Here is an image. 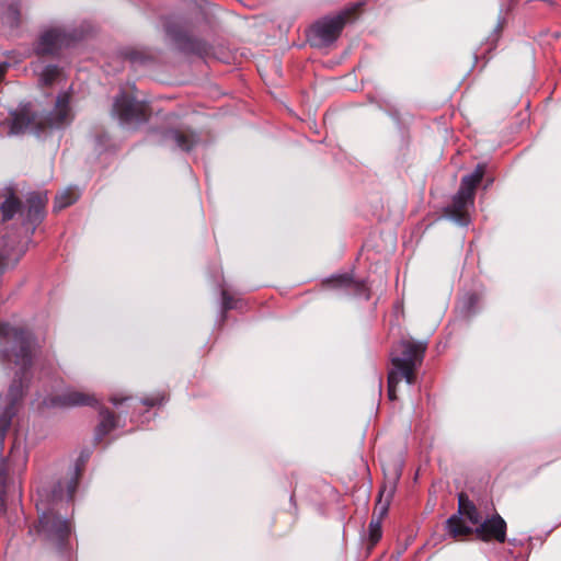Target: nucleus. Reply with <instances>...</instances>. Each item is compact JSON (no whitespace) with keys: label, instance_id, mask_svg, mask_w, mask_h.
Returning <instances> with one entry per match:
<instances>
[{"label":"nucleus","instance_id":"f257e3e1","mask_svg":"<svg viewBox=\"0 0 561 561\" xmlns=\"http://www.w3.org/2000/svg\"><path fill=\"white\" fill-rule=\"evenodd\" d=\"M34 340L32 334L9 323L0 322V355L16 367L14 379L8 391L0 397V455L3 451L7 432L16 414L23 398L24 388L30 381ZM27 453L24 445L14 440L9 455L0 458V512L5 511L7 496L20 493L21 476L26 469Z\"/></svg>","mask_w":561,"mask_h":561},{"label":"nucleus","instance_id":"f03ea898","mask_svg":"<svg viewBox=\"0 0 561 561\" xmlns=\"http://www.w3.org/2000/svg\"><path fill=\"white\" fill-rule=\"evenodd\" d=\"M80 479V469L75 467L69 477L60 479L51 489L50 494L36 504L41 513L38 519V533L46 539L62 543L71 531L70 522L59 514L65 504L73 500Z\"/></svg>","mask_w":561,"mask_h":561},{"label":"nucleus","instance_id":"7ed1b4c3","mask_svg":"<svg viewBox=\"0 0 561 561\" xmlns=\"http://www.w3.org/2000/svg\"><path fill=\"white\" fill-rule=\"evenodd\" d=\"M72 121L70 95L62 92L57 96L54 110L46 116L32 110L31 104L22 105L11 114L10 135L32 133L39 135L46 127L60 128Z\"/></svg>","mask_w":561,"mask_h":561},{"label":"nucleus","instance_id":"20e7f679","mask_svg":"<svg viewBox=\"0 0 561 561\" xmlns=\"http://www.w3.org/2000/svg\"><path fill=\"white\" fill-rule=\"evenodd\" d=\"M47 201L48 198L46 194L30 193L26 198V204L22 205L19 198L11 194L1 204L2 218L4 221L10 220L19 214L23 218L24 225H30L32 227L33 232L45 216V206Z\"/></svg>","mask_w":561,"mask_h":561},{"label":"nucleus","instance_id":"39448f33","mask_svg":"<svg viewBox=\"0 0 561 561\" xmlns=\"http://www.w3.org/2000/svg\"><path fill=\"white\" fill-rule=\"evenodd\" d=\"M426 343L421 341L402 340L391 353L393 369L405 379L407 383L415 382V369L422 364Z\"/></svg>","mask_w":561,"mask_h":561},{"label":"nucleus","instance_id":"423d86ee","mask_svg":"<svg viewBox=\"0 0 561 561\" xmlns=\"http://www.w3.org/2000/svg\"><path fill=\"white\" fill-rule=\"evenodd\" d=\"M359 5L358 3L353 8L345 9L333 16L324 18L314 23L308 35L311 45L325 47L335 42L344 25Z\"/></svg>","mask_w":561,"mask_h":561},{"label":"nucleus","instance_id":"0eeeda50","mask_svg":"<svg viewBox=\"0 0 561 561\" xmlns=\"http://www.w3.org/2000/svg\"><path fill=\"white\" fill-rule=\"evenodd\" d=\"M113 114L124 126H138L149 119L150 108L146 102L121 92L114 100Z\"/></svg>","mask_w":561,"mask_h":561},{"label":"nucleus","instance_id":"6e6552de","mask_svg":"<svg viewBox=\"0 0 561 561\" xmlns=\"http://www.w3.org/2000/svg\"><path fill=\"white\" fill-rule=\"evenodd\" d=\"M481 522L477 507L463 494H460L458 513L447 519L446 529L453 538L458 539L473 533V528L468 523L477 527Z\"/></svg>","mask_w":561,"mask_h":561},{"label":"nucleus","instance_id":"1a4fd4ad","mask_svg":"<svg viewBox=\"0 0 561 561\" xmlns=\"http://www.w3.org/2000/svg\"><path fill=\"white\" fill-rule=\"evenodd\" d=\"M75 37L60 27L49 28L43 32L35 45V53L38 56L56 55L62 47H68Z\"/></svg>","mask_w":561,"mask_h":561},{"label":"nucleus","instance_id":"9d476101","mask_svg":"<svg viewBox=\"0 0 561 561\" xmlns=\"http://www.w3.org/2000/svg\"><path fill=\"white\" fill-rule=\"evenodd\" d=\"M164 30L167 35L179 46L181 50L196 55H203L206 53V43L190 36L181 24L168 21L164 25Z\"/></svg>","mask_w":561,"mask_h":561},{"label":"nucleus","instance_id":"9b49d317","mask_svg":"<svg viewBox=\"0 0 561 561\" xmlns=\"http://www.w3.org/2000/svg\"><path fill=\"white\" fill-rule=\"evenodd\" d=\"M473 533L483 541L495 540L497 542H504L506 539V523L499 514H495L481 522V524L473 529Z\"/></svg>","mask_w":561,"mask_h":561},{"label":"nucleus","instance_id":"f8f14e48","mask_svg":"<svg viewBox=\"0 0 561 561\" xmlns=\"http://www.w3.org/2000/svg\"><path fill=\"white\" fill-rule=\"evenodd\" d=\"M474 199L457 192L451 204L446 208V215L459 226H468L471 221L469 209L473 207Z\"/></svg>","mask_w":561,"mask_h":561},{"label":"nucleus","instance_id":"ddd939ff","mask_svg":"<svg viewBox=\"0 0 561 561\" xmlns=\"http://www.w3.org/2000/svg\"><path fill=\"white\" fill-rule=\"evenodd\" d=\"M325 285L331 286L333 288L345 289L357 296H365L366 299L369 298L366 284L360 280H355L348 273L332 276L331 278L325 280Z\"/></svg>","mask_w":561,"mask_h":561},{"label":"nucleus","instance_id":"4468645a","mask_svg":"<svg viewBox=\"0 0 561 561\" xmlns=\"http://www.w3.org/2000/svg\"><path fill=\"white\" fill-rule=\"evenodd\" d=\"M162 144L172 141L184 151H190L198 141V137L188 128L168 129L162 133Z\"/></svg>","mask_w":561,"mask_h":561},{"label":"nucleus","instance_id":"2eb2a0df","mask_svg":"<svg viewBox=\"0 0 561 561\" xmlns=\"http://www.w3.org/2000/svg\"><path fill=\"white\" fill-rule=\"evenodd\" d=\"M98 399L90 393H84L78 390H68L62 394L56 397L53 401L54 405L60 407H80V405H95Z\"/></svg>","mask_w":561,"mask_h":561},{"label":"nucleus","instance_id":"dca6fc26","mask_svg":"<svg viewBox=\"0 0 561 561\" xmlns=\"http://www.w3.org/2000/svg\"><path fill=\"white\" fill-rule=\"evenodd\" d=\"M33 70L38 76V81L43 87H50L55 82H59L62 71L56 65H46L37 61L33 64Z\"/></svg>","mask_w":561,"mask_h":561},{"label":"nucleus","instance_id":"f3484780","mask_svg":"<svg viewBox=\"0 0 561 561\" xmlns=\"http://www.w3.org/2000/svg\"><path fill=\"white\" fill-rule=\"evenodd\" d=\"M1 240L3 248L0 250V273L8 267H13L24 253V249L16 248L13 243H9L4 240V237Z\"/></svg>","mask_w":561,"mask_h":561},{"label":"nucleus","instance_id":"a211bd4d","mask_svg":"<svg viewBox=\"0 0 561 561\" xmlns=\"http://www.w3.org/2000/svg\"><path fill=\"white\" fill-rule=\"evenodd\" d=\"M484 175V165L478 164L474 171L470 174L465 175L461 179L459 191L460 193L466 194L469 198L474 199L476 188L478 184L481 182Z\"/></svg>","mask_w":561,"mask_h":561},{"label":"nucleus","instance_id":"6ab92c4d","mask_svg":"<svg viewBox=\"0 0 561 561\" xmlns=\"http://www.w3.org/2000/svg\"><path fill=\"white\" fill-rule=\"evenodd\" d=\"M484 175V165L478 164L474 171L470 174L465 175L461 179L459 191L460 193L466 194L469 198L474 199L476 188L478 184L481 182Z\"/></svg>","mask_w":561,"mask_h":561},{"label":"nucleus","instance_id":"aec40b11","mask_svg":"<svg viewBox=\"0 0 561 561\" xmlns=\"http://www.w3.org/2000/svg\"><path fill=\"white\" fill-rule=\"evenodd\" d=\"M117 425V419L108 409L102 408L100 410V423L95 430V440L100 442L112 432Z\"/></svg>","mask_w":561,"mask_h":561},{"label":"nucleus","instance_id":"412c9836","mask_svg":"<svg viewBox=\"0 0 561 561\" xmlns=\"http://www.w3.org/2000/svg\"><path fill=\"white\" fill-rule=\"evenodd\" d=\"M398 480V476L396 479L389 484H385L383 488L379 492V497L375 507V513L378 512V517L380 520L387 514L390 501L396 491V481Z\"/></svg>","mask_w":561,"mask_h":561},{"label":"nucleus","instance_id":"4be33fe9","mask_svg":"<svg viewBox=\"0 0 561 561\" xmlns=\"http://www.w3.org/2000/svg\"><path fill=\"white\" fill-rule=\"evenodd\" d=\"M0 22L10 28L16 27L20 22L19 3H10L0 9Z\"/></svg>","mask_w":561,"mask_h":561},{"label":"nucleus","instance_id":"5701e85b","mask_svg":"<svg viewBox=\"0 0 561 561\" xmlns=\"http://www.w3.org/2000/svg\"><path fill=\"white\" fill-rule=\"evenodd\" d=\"M79 198V192L75 187H68L55 197L54 210H61L72 205Z\"/></svg>","mask_w":561,"mask_h":561},{"label":"nucleus","instance_id":"b1692460","mask_svg":"<svg viewBox=\"0 0 561 561\" xmlns=\"http://www.w3.org/2000/svg\"><path fill=\"white\" fill-rule=\"evenodd\" d=\"M369 541L374 546L381 538V520L380 518H373L368 526Z\"/></svg>","mask_w":561,"mask_h":561},{"label":"nucleus","instance_id":"393cba45","mask_svg":"<svg viewBox=\"0 0 561 561\" xmlns=\"http://www.w3.org/2000/svg\"><path fill=\"white\" fill-rule=\"evenodd\" d=\"M403 377L398 371H389L388 374V397L390 400H396V389L398 383Z\"/></svg>","mask_w":561,"mask_h":561},{"label":"nucleus","instance_id":"a878e982","mask_svg":"<svg viewBox=\"0 0 561 561\" xmlns=\"http://www.w3.org/2000/svg\"><path fill=\"white\" fill-rule=\"evenodd\" d=\"M222 312L237 308V301L228 294L226 289H221Z\"/></svg>","mask_w":561,"mask_h":561},{"label":"nucleus","instance_id":"bb28decb","mask_svg":"<svg viewBox=\"0 0 561 561\" xmlns=\"http://www.w3.org/2000/svg\"><path fill=\"white\" fill-rule=\"evenodd\" d=\"M504 24H505V19L499 18L496 26H495L493 33L491 34V36L489 37V41L491 42V44H495L497 42L500 34L504 27Z\"/></svg>","mask_w":561,"mask_h":561},{"label":"nucleus","instance_id":"cd10ccee","mask_svg":"<svg viewBox=\"0 0 561 561\" xmlns=\"http://www.w3.org/2000/svg\"><path fill=\"white\" fill-rule=\"evenodd\" d=\"M163 401H164V397L159 394V396L146 398L142 401V403L147 407H154V405L161 404Z\"/></svg>","mask_w":561,"mask_h":561},{"label":"nucleus","instance_id":"c85d7f7f","mask_svg":"<svg viewBox=\"0 0 561 561\" xmlns=\"http://www.w3.org/2000/svg\"><path fill=\"white\" fill-rule=\"evenodd\" d=\"M130 397H118V396H113L111 397L110 401L115 405V407H118L119 404H122L123 402L129 400Z\"/></svg>","mask_w":561,"mask_h":561},{"label":"nucleus","instance_id":"c756f323","mask_svg":"<svg viewBox=\"0 0 561 561\" xmlns=\"http://www.w3.org/2000/svg\"><path fill=\"white\" fill-rule=\"evenodd\" d=\"M7 68H8V64L7 62H1L0 64V81L2 80L5 71H7Z\"/></svg>","mask_w":561,"mask_h":561},{"label":"nucleus","instance_id":"7c9ffc66","mask_svg":"<svg viewBox=\"0 0 561 561\" xmlns=\"http://www.w3.org/2000/svg\"><path fill=\"white\" fill-rule=\"evenodd\" d=\"M477 298L474 295H471L468 297V308H470L471 306H473V304L476 302Z\"/></svg>","mask_w":561,"mask_h":561}]
</instances>
